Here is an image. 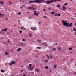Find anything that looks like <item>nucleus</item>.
Instances as JSON below:
<instances>
[{
	"instance_id": "nucleus-1",
	"label": "nucleus",
	"mask_w": 76,
	"mask_h": 76,
	"mask_svg": "<svg viewBox=\"0 0 76 76\" xmlns=\"http://www.w3.org/2000/svg\"><path fill=\"white\" fill-rule=\"evenodd\" d=\"M61 1V0H50L49 1H46V4H50L51 3L57 2V1Z\"/></svg>"
},
{
	"instance_id": "nucleus-2",
	"label": "nucleus",
	"mask_w": 76,
	"mask_h": 76,
	"mask_svg": "<svg viewBox=\"0 0 76 76\" xmlns=\"http://www.w3.org/2000/svg\"><path fill=\"white\" fill-rule=\"evenodd\" d=\"M41 3V1H40L39 0H35L34 1H30L29 2V4L32 3Z\"/></svg>"
},
{
	"instance_id": "nucleus-3",
	"label": "nucleus",
	"mask_w": 76,
	"mask_h": 76,
	"mask_svg": "<svg viewBox=\"0 0 76 76\" xmlns=\"http://www.w3.org/2000/svg\"><path fill=\"white\" fill-rule=\"evenodd\" d=\"M62 22L63 23L62 25H63L66 26V27H69V23H67L66 21H64V20H62Z\"/></svg>"
},
{
	"instance_id": "nucleus-4",
	"label": "nucleus",
	"mask_w": 76,
	"mask_h": 76,
	"mask_svg": "<svg viewBox=\"0 0 76 76\" xmlns=\"http://www.w3.org/2000/svg\"><path fill=\"white\" fill-rule=\"evenodd\" d=\"M16 64V62L15 61H12L11 62H10L9 64V65L10 66H12V64H13L14 65Z\"/></svg>"
},
{
	"instance_id": "nucleus-5",
	"label": "nucleus",
	"mask_w": 76,
	"mask_h": 76,
	"mask_svg": "<svg viewBox=\"0 0 76 76\" xmlns=\"http://www.w3.org/2000/svg\"><path fill=\"white\" fill-rule=\"evenodd\" d=\"M33 12L34 13V14L36 16H38V14H39V12L37 13V14L36 13L37 12V11H33Z\"/></svg>"
},
{
	"instance_id": "nucleus-6",
	"label": "nucleus",
	"mask_w": 76,
	"mask_h": 76,
	"mask_svg": "<svg viewBox=\"0 0 76 76\" xmlns=\"http://www.w3.org/2000/svg\"><path fill=\"white\" fill-rule=\"evenodd\" d=\"M31 30H33V31H35L36 29H37L36 27H31L30 28Z\"/></svg>"
},
{
	"instance_id": "nucleus-7",
	"label": "nucleus",
	"mask_w": 76,
	"mask_h": 76,
	"mask_svg": "<svg viewBox=\"0 0 76 76\" xmlns=\"http://www.w3.org/2000/svg\"><path fill=\"white\" fill-rule=\"evenodd\" d=\"M62 9H63V10L64 11H65V10H66V9H67V8L65 7V6H63L62 7Z\"/></svg>"
},
{
	"instance_id": "nucleus-8",
	"label": "nucleus",
	"mask_w": 76,
	"mask_h": 76,
	"mask_svg": "<svg viewBox=\"0 0 76 76\" xmlns=\"http://www.w3.org/2000/svg\"><path fill=\"white\" fill-rule=\"evenodd\" d=\"M2 31H5V32H6V31H7V28H5L2 30Z\"/></svg>"
},
{
	"instance_id": "nucleus-9",
	"label": "nucleus",
	"mask_w": 76,
	"mask_h": 76,
	"mask_svg": "<svg viewBox=\"0 0 76 76\" xmlns=\"http://www.w3.org/2000/svg\"><path fill=\"white\" fill-rule=\"evenodd\" d=\"M21 50V48H19L18 49L17 51H20V50Z\"/></svg>"
},
{
	"instance_id": "nucleus-10",
	"label": "nucleus",
	"mask_w": 76,
	"mask_h": 76,
	"mask_svg": "<svg viewBox=\"0 0 76 76\" xmlns=\"http://www.w3.org/2000/svg\"><path fill=\"white\" fill-rule=\"evenodd\" d=\"M4 16V14L0 13V18Z\"/></svg>"
},
{
	"instance_id": "nucleus-11",
	"label": "nucleus",
	"mask_w": 76,
	"mask_h": 76,
	"mask_svg": "<svg viewBox=\"0 0 76 76\" xmlns=\"http://www.w3.org/2000/svg\"><path fill=\"white\" fill-rule=\"evenodd\" d=\"M43 44H44V45L46 47L47 46V42H44L43 43Z\"/></svg>"
},
{
	"instance_id": "nucleus-12",
	"label": "nucleus",
	"mask_w": 76,
	"mask_h": 76,
	"mask_svg": "<svg viewBox=\"0 0 76 76\" xmlns=\"http://www.w3.org/2000/svg\"><path fill=\"white\" fill-rule=\"evenodd\" d=\"M50 14H51V15H54V14H55V12H50Z\"/></svg>"
},
{
	"instance_id": "nucleus-13",
	"label": "nucleus",
	"mask_w": 76,
	"mask_h": 76,
	"mask_svg": "<svg viewBox=\"0 0 76 76\" xmlns=\"http://www.w3.org/2000/svg\"><path fill=\"white\" fill-rule=\"evenodd\" d=\"M29 68L30 69V70H33V69H34V67H31Z\"/></svg>"
},
{
	"instance_id": "nucleus-14",
	"label": "nucleus",
	"mask_w": 76,
	"mask_h": 76,
	"mask_svg": "<svg viewBox=\"0 0 76 76\" xmlns=\"http://www.w3.org/2000/svg\"><path fill=\"white\" fill-rule=\"evenodd\" d=\"M36 70H37V73H38V72H39V69H36Z\"/></svg>"
},
{
	"instance_id": "nucleus-15",
	"label": "nucleus",
	"mask_w": 76,
	"mask_h": 76,
	"mask_svg": "<svg viewBox=\"0 0 76 76\" xmlns=\"http://www.w3.org/2000/svg\"><path fill=\"white\" fill-rule=\"evenodd\" d=\"M9 3L10 4H13V2L11 1H9Z\"/></svg>"
},
{
	"instance_id": "nucleus-16",
	"label": "nucleus",
	"mask_w": 76,
	"mask_h": 76,
	"mask_svg": "<svg viewBox=\"0 0 76 76\" xmlns=\"http://www.w3.org/2000/svg\"><path fill=\"white\" fill-rule=\"evenodd\" d=\"M0 4L1 5H3V4H4V2L3 1H1L0 2Z\"/></svg>"
},
{
	"instance_id": "nucleus-17",
	"label": "nucleus",
	"mask_w": 76,
	"mask_h": 76,
	"mask_svg": "<svg viewBox=\"0 0 76 76\" xmlns=\"http://www.w3.org/2000/svg\"><path fill=\"white\" fill-rule=\"evenodd\" d=\"M72 23H71L69 24V27H72Z\"/></svg>"
},
{
	"instance_id": "nucleus-18",
	"label": "nucleus",
	"mask_w": 76,
	"mask_h": 76,
	"mask_svg": "<svg viewBox=\"0 0 76 76\" xmlns=\"http://www.w3.org/2000/svg\"><path fill=\"white\" fill-rule=\"evenodd\" d=\"M5 53V55H9V53H8L6 52Z\"/></svg>"
},
{
	"instance_id": "nucleus-19",
	"label": "nucleus",
	"mask_w": 76,
	"mask_h": 76,
	"mask_svg": "<svg viewBox=\"0 0 76 76\" xmlns=\"http://www.w3.org/2000/svg\"><path fill=\"white\" fill-rule=\"evenodd\" d=\"M1 72H2V73H4V72H5V71L3 69L1 70Z\"/></svg>"
},
{
	"instance_id": "nucleus-20",
	"label": "nucleus",
	"mask_w": 76,
	"mask_h": 76,
	"mask_svg": "<svg viewBox=\"0 0 76 76\" xmlns=\"http://www.w3.org/2000/svg\"><path fill=\"white\" fill-rule=\"evenodd\" d=\"M29 68H30V67H32V64H29Z\"/></svg>"
},
{
	"instance_id": "nucleus-21",
	"label": "nucleus",
	"mask_w": 76,
	"mask_h": 76,
	"mask_svg": "<svg viewBox=\"0 0 76 76\" xmlns=\"http://www.w3.org/2000/svg\"><path fill=\"white\" fill-rule=\"evenodd\" d=\"M67 5H68V4L67 3H65L64 4V6H67Z\"/></svg>"
},
{
	"instance_id": "nucleus-22",
	"label": "nucleus",
	"mask_w": 76,
	"mask_h": 76,
	"mask_svg": "<svg viewBox=\"0 0 76 76\" xmlns=\"http://www.w3.org/2000/svg\"><path fill=\"white\" fill-rule=\"evenodd\" d=\"M41 47H37L36 48V49H41Z\"/></svg>"
},
{
	"instance_id": "nucleus-23",
	"label": "nucleus",
	"mask_w": 76,
	"mask_h": 76,
	"mask_svg": "<svg viewBox=\"0 0 76 76\" xmlns=\"http://www.w3.org/2000/svg\"><path fill=\"white\" fill-rule=\"evenodd\" d=\"M48 60H45V61L44 62H45V63H47V62H48Z\"/></svg>"
},
{
	"instance_id": "nucleus-24",
	"label": "nucleus",
	"mask_w": 76,
	"mask_h": 76,
	"mask_svg": "<svg viewBox=\"0 0 76 76\" xmlns=\"http://www.w3.org/2000/svg\"><path fill=\"white\" fill-rule=\"evenodd\" d=\"M52 50L53 51H55L56 50V48H53Z\"/></svg>"
},
{
	"instance_id": "nucleus-25",
	"label": "nucleus",
	"mask_w": 76,
	"mask_h": 76,
	"mask_svg": "<svg viewBox=\"0 0 76 76\" xmlns=\"http://www.w3.org/2000/svg\"><path fill=\"white\" fill-rule=\"evenodd\" d=\"M48 10H51V8L50 7H49L48 8Z\"/></svg>"
},
{
	"instance_id": "nucleus-26",
	"label": "nucleus",
	"mask_w": 76,
	"mask_h": 76,
	"mask_svg": "<svg viewBox=\"0 0 76 76\" xmlns=\"http://www.w3.org/2000/svg\"><path fill=\"white\" fill-rule=\"evenodd\" d=\"M41 23H42V22H39L38 23L39 26V25H40V24H41Z\"/></svg>"
},
{
	"instance_id": "nucleus-27",
	"label": "nucleus",
	"mask_w": 76,
	"mask_h": 76,
	"mask_svg": "<svg viewBox=\"0 0 76 76\" xmlns=\"http://www.w3.org/2000/svg\"><path fill=\"white\" fill-rule=\"evenodd\" d=\"M46 56H47V58H48V59H50V57L49 56H48V55H47Z\"/></svg>"
},
{
	"instance_id": "nucleus-28",
	"label": "nucleus",
	"mask_w": 76,
	"mask_h": 76,
	"mask_svg": "<svg viewBox=\"0 0 76 76\" xmlns=\"http://www.w3.org/2000/svg\"><path fill=\"white\" fill-rule=\"evenodd\" d=\"M32 8H33L32 7H28V9H32Z\"/></svg>"
},
{
	"instance_id": "nucleus-29",
	"label": "nucleus",
	"mask_w": 76,
	"mask_h": 76,
	"mask_svg": "<svg viewBox=\"0 0 76 76\" xmlns=\"http://www.w3.org/2000/svg\"><path fill=\"white\" fill-rule=\"evenodd\" d=\"M40 1H42V2H44L45 1L44 0H39Z\"/></svg>"
},
{
	"instance_id": "nucleus-30",
	"label": "nucleus",
	"mask_w": 76,
	"mask_h": 76,
	"mask_svg": "<svg viewBox=\"0 0 76 76\" xmlns=\"http://www.w3.org/2000/svg\"><path fill=\"white\" fill-rule=\"evenodd\" d=\"M57 6L58 7H61L60 5L59 4H57Z\"/></svg>"
},
{
	"instance_id": "nucleus-31",
	"label": "nucleus",
	"mask_w": 76,
	"mask_h": 76,
	"mask_svg": "<svg viewBox=\"0 0 76 76\" xmlns=\"http://www.w3.org/2000/svg\"><path fill=\"white\" fill-rule=\"evenodd\" d=\"M16 15H21V12H19L18 13H17Z\"/></svg>"
},
{
	"instance_id": "nucleus-32",
	"label": "nucleus",
	"mask_w": 76,
	"mask_h": 76,
	"mask_svg": "<svg viewBox=\"0 0 76 76\" xmlns=\"http://www.w3.org/2000/svg\"><path fill=\"white\" fill-rule=\"evenodd\" d=\"M57 65H55L54 66V68H57Z\"/></svg>"
},
{
	"instance_id": "nucleus-33",
	"label": "nucleus",
	"mask_w": 76,
	"mask_h": 76,
	"mask_svg": "<svg viewBox=\"0 0 76 76\" xmlns=\"http://www.w3.org/2000/svg\"><path fill=\"white\" fill-rule=\"evenodd\" d=\"M48 66H45V69H48Z\"/></svg>"
},
{
	"instance_id": "nucleus-34",
	"label": "nucleus",
	"mask_w": 76,
	"mask_h": 76,
	"mask_svg": "<svg viewBox=\"0 0 76 76\" xmlns=\"http://www.w3.org/2000/svg\"><path fill=\"white\" fill-rule=\"evenodd\" d=\"M72 29L74 30V31H76V29L75 28H73Z\"/></svg>"
},
{
	"instance_id": "nucleus-35",
	"label": "nucleus",
	"mask_w": 76,
	"mask_h": 76,
	"mask_svg": "<svg viewBox=\"0 0 76 76\" xmlns=\"http://www.w3.org/2000/svg\"><path fill=\"white\" fill-rule=\"evenodd\" d=\"M57 16H60V13H59L58 14V15H57Z\"/></svg>"
},
{
	"instance_id": "nucleus-36",
	"label": "nucleus",
	"mask_w": 76,
	"mask_h": 76,
	"mask_svg": "<svg viewBox=\"0 0 76 76\" xmlns=\"http://www.w3.org/2000/svg\"><path fill=\"white\" fill-rule=\"evenodd\" d=\"M20 33H22V30H20L19 31Z\"/></svg>"
},
{
	"instance_id": "nucleus-37",
	"label": "nucleus",
	"mask_w": 76,
	"mask_h": 76,
	"mask_svg": "<svg viewBox=\"0 0 76 76\" xmlns=\"http://www.w3.org/2000/svg\"><path fill=\"white\" fill-rule=\"evenodd\" d=\"M57 14H55L54 15V16H55V17H56V16H57Z\"/></svg>"
},
{
	"instance_id": "nucleus-38",
	"label": "nucleus",
	"mask_w": 76,
	"mask_h": 76,
	"mask_svg": "<svg viewBox=\"0 0 76 76\" xmlns=\"http://www.w3.org/2000/svg\"><path fill=\"white\" fill-rule=\"evenodd\" d=\"M43 18H47V17L44 16L43 17Z\"/></svg>"
},
{
	"instance_id": "nucleus-39",
	"label": "nucleus",
	"mask_w": 76,
	"mask_h": 76,
	"mask_svg": "<svg viewBox=\"0 0 76 76\" xmlns=\"http://www.w3.org/2000/svg\"><path fill=\"white\" fill-rule=\"evenodd\" d=\"M29 36L30 37H32V35L31 34H29Z\"/></svg>"
},
{
	"instance_id": "nucleus-40",
	"label": "nucleus",
	"mask_w": 76,
	"mask_h": 76,
	"mask_svg": "<svg viewBox=\"0 0 76 76\" xmlns=\"http://www.w3.org/2000/svg\"><path fill=\"white\" fill-rule=\"evenodd\" d=\"M69 50H72V48H69Z\"/></svg>"
},
{
	"instance_id": "nucleus-41",
	"label": "nucleus",
	"mask_w": 76,
	"mask_h": 76,
	"mask_svg": "<svg viewBox=\"0 0 76 76\" xmlns=\"http://www.w3.org/2000/svg\"><path fill=\"white\" fill-rule=\"evenodd\" d=\"M22 41H23V42H25V39H22Z\"/></svg>"
},
{
	"instance_id": "nucleus-42",
	"label": "nucleus",
	"mask_w": 76,
	"mask_h": 76,
	"mask_svg": "<svg viewBox=\"0 0 76 76\" xmlns=\"http://www.w3.org/2000/svg\"><path fill=\"white\" fill-rule=\"evenodd\" d=\"M38 42H41V41L39 40H38Z\"/></svg>"
},
{
	"instance_id": "nucleus-43",
	"label": "nucleus",
	"mask_w": 76,
	"mask_h": 76,
	"mask_svg": "<svg viewBox=\"0 0 76 76\" xmlns=\"http://www.w3.org/2000/svg\"><path fill=\"white\" fill-rule=\"evenodd\" d=\"M74 75H76V72H74Z\"/></svg>"
},
{
	"instance_id": "nucleus-44",
	"label": "nucleus",
	"mask_w": 76,
	"mask_h": 76,
	"mask_svg": "<svg viewBox=\"0 0 76 76\" xmlns=\"http://www.w3.org/2000/svg\"><path fill=\"white\" fill-rule=\"evenodd\" d=\"M50 57H51V58H52V57H53V56H51V54L50 55Z\"/></svg>"
},
{
	"instance_id": "nucleus-45",
	"label": "nucleus",
	"mask_w": 76,
	"mask_h": 76,
	"mask_svg": "<svg viewBox=\"0 0 76 76\" xmlns=\"http://www.w3.org/2000/svg\"><path fill=\"white\" fill-rule=\"evenodd\" d=\"M58 48V49H59V50H61V48Z\"/></svg>"
},
{
	"instance_id": "nucleus-46",
	"label": "nucleus",
	"mask_w": 76,
	"mask_h": 76,
	"mask_svg": "<svg viewBox=\"0 0 76 76\" xmlns=\"http://www.w3.org/2000/svg\"><path fill=\"white\" fill-rule=\"evenodd\" d=\"M33 10H35V8H33Z\"/></svg>"
},
{
	"instance_id": "nucleus-47",
	"label": "nucleus",
	"mask_w": 76,
	"mask_h": 76,
	"mask_svg": "<svg viewBox=\"0 0 76 76\" xmlns=\"http://www.w3.org/2000/svg\"><path fill=\"white\" fill-rule=\"evenodd\" d=\"M23 76H26V75H25V74H23Z\"/></svg>"
},
{
	"instance_id": "nucleus-48",
	"label": "nucleus",
	"mask_w": 76,
	"mask_h": 76,
	"mask_svg": "<svg viewBox=\"0 0 76 76\" xmlns=\"http://www.w3.org/2000/svg\"><path fill=\"white\" fill-rule=\"evenodd\" d=\"M20 28H21V29H23V27H21Z\"/></svg>"
},
{
	"instance_id": "nucleus-49",
	"label": "nucleus",
	"mask_w": 76,
	"mask_h": 76,
	"mask_svg": "<svg viewBox=\"0 0 76 76\" xmlns=\"http://www.w3.org/2000/svg\"><path fill=\"white\" fill-rule=\"evenodd\" d=\"M26 5H22V6L23 7V6H26Z\"/></svg>"
},
{
	"instance_id": "nucleus-50",
	"label": "nucleus",
	"mask_w": 76,
	"mask_h": 76,
	"mask_svg": "<svg viewBox=\"0 0 76 76\" xmlns=\"http://www.w3.org/2000/svg\"><path fill=\"white\" fill-rule=\"evenodd\" d=\"M43 11H44V12H45V9H44V10H43Z\"/></svg>"
},
{
	"instance_id": "nucleus-51",
	"label": "nucleus",
	"mask_w": 76,
	"mask_h": 76,
	"mask_svg": "<svg viewBox=\"0 0 76 76\" xmlns=\"http://www.w3.org/2000/svg\"><path fill=\"white\" fill-rule=\"evenodd\" d=\"M59 8L60 9V10H63L61 9V8Z\"/></svg>"
},
{
	"instance_id": "nucleus-52",
	"label": "nucleus",
	"mask_w": 76,
	"mask_h": 76,
	"mask_svg": "<svg viewBox=\"0 0 76 76\" xmlns=\"http://www.w3.org/2000/svg\"><path fill=\"white\" fill-rule=\"evenodd\" d=\"M23 72V70H22L21 71V72Z\"/></svg>"
},
{
	"instance_id": "nucleus-53",
	"label": "nucleus",
	"mask_w": 76,
	"mask_h": 76,
	"mask_svg": "<svg viewBox=\"0 0 76 76\" xmlns=\"http://www.w3.org/2000/svg\"><path fill=\"white\" fill-rule=\"evenodd\" d=\"M71 19H74V18L73 17L71 18Z\"/></svg>"
},
{
	"instance_id": "nucleus-54",
	"label": "nucleus",
	"mask_w": 76,
	"mask_h": 76,
	"mask_svg": "<svg viewBox=\"0 0 76 76\" xmlns=\"http://www.w3.org/2000/svg\"><path fill=\"white\" fill-rule=\"evenodd\" d=\"M41 37H43V36L42 35H41Z\"/></svg>"
},
{
	"instance_id": "nucleus-55",
	"label": "nucleus",
	"mask_w": 76,
	"mask_h": 76,
	"mask_svg": "<svg viewBox=\"0 0 76 76\" xmlns=\"http://www.w3.org/2000/svg\"><path fill=\"white\" fill-rule=\"evenodd\" d=\"M27 13H29V12H27Z\"/></svg>"
},
{
	"instance_id": "nucleus-56",
	"label": "nucleus",
	"mask_w": 76,
	"mask_h": 76,
	"mask_svg": "<svg viewBox=\"0 0 76 76\" xmlns=\"http://www.w3.org/2000/svg\"><path fill=\"white\" fill-rule=\"evenodd\" d=\"M6 20H8V18H6Z\"/></svg>"
},
{
	"instance_id": "nucleus-57",
	"label": "nucleus",
	"mask_w": 76,
	"mask_h": 76,
	"mask_svg": "<svg viewBox=\"0 0 76 76\" xmlns=\"http://www.w3.org/2000/svg\"><path fill=\"white\" fill-rule=\"evenodd\" d=\"M28 18L29 19H31V17H28Z\"/></svg>"
},
{
	"instance_id": "nucleus-58",
	"label": "nucleus",
	"mask_w": 76,
	"mask_h": 76,
	"mask_svg": "<svg viewBox=\"0 0 76 76\" xmlns=\"http://www.w3.org/2000/svg\"><path fill=\"white\" fill-rule=\"evenodd\" d=\"M70 53H71V54H72V52H70Z\"/></svg>"
},
{
	"instance_id": "nucleus-59",
	"label": "nucleus",
	"mask_w": 76,
	"mask_h": 76,
	"mask_svg": "<svg viewBox=\"0 0 76 76\" xmlns=\"http://www.w3.org/2000/svg\"><path fill=\"white\" fill-rule=\"evenodd\" d=\"M75 35H76V32L74 33Z\"/></svg>"
},
{
	"instance_id": "nucleus-60",
	"label": "nucleus",
	"mask_w": 76,
	"mask_h": 76,
	"mask_svg": "<svg viewBox=\"0 0 76 76\" xmlns=\"http://www.w3.org/2000/svg\"><path fill=\"white\" fill-rule=\"evenodd\" d=\"M20 8L21 9H22V7H20Z\"/></svg>"
},
{
	"instance_id": "nucleus-61",
	"label": "nucleus",
	"mask_w": 76,
	"mask_h": 76,
	"mask_svg": "<svg viewBox=\"0 0 76 76\" xmlns=\"http://www.w3.org/2000/svg\"><path fill=\"white\" fill-rule=\"evenodd\" d=\"M75 26H76V23H75Z\"/></svg>"
},
{
	"instance_id": "nucleus-62",
	"label": "nucleus",
	"mask_w": 76,
	"mask_h": 76,
	"mask_svg": "<svg viewBox=\"0 0 76 76\" xmlns=\"http://www.w3.org/2000/svg\"><path fill=\"white\" fill-rule=\"evenodd\" d=\"M69 10H71V9L70 8H69Z\"/></svg>"
},
{
	"instance_id": "nucleus-63",
	"label": "nucleus",
	"mask_w": 76,
	"mask_h": 76,
	"mask_svg": "<svg viewBox=\"0 0 76 76\" xmlns=\"http://www.w3.org/2000/svg\"><path fill=\"white\" fill-rule=\"evenodd\" d=\"M56 45H57V43L55 44Z\"/></svg>"
},
{
	"instance_id": "nucleus-64",
	"label": "nucleus",
	"mask_w": 76,
	"mask_h": 76,
	"mask_svg": "<svg viewBox=\"0 0 76 76\" xmlns=\"http://www.w3.org/2000/svg\"><path fill=\"white\" fill-rule=\"evenodd\" d=\"M75 66H76V62H75Z\"/></svg>"
}]
</instances>
